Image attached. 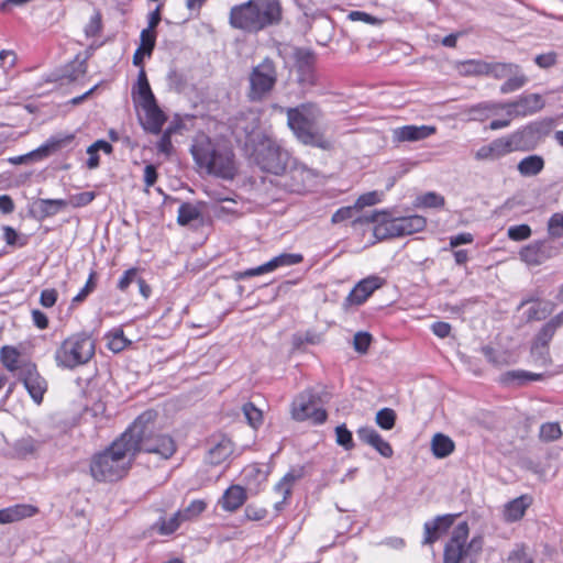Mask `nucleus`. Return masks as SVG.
<instances>
[{"mask_svg":"<svg viewBox=\"0 0 563 563\" xmlns=\"http://www.w3.org/2000/svg\"><path fill=\"white\" fill-rule=\"evenodd\" d=\"M282 19L283 8L279 0H247L233 5L229 13L230 25L250 34L276 26Z\"/></svg>","mask_w":563,"mask_h":563,"instance_id":"obj_1","label":"nucleus"},{"mask_svg":"<svg viewBox=\"0 0 563 563\" xmlns=\"http://www.w3.org/2000/svg\"><path fill=\"white\" fill-rule=\"evenodd\" d=\"M135 444L124 432L104 451L92 456L90 474L98 482H114L126 475L135 457Z\"/></svg>","mask_w":563,"mask_h":563,"instance_id":"obj_2","label":"nucleus"},{"mask_svg":"<svg viewBox=\"0 0 563 563\" xmlns=\"http://www.w3.org/2000/svg\"><path fill=\"white\" fill-rule=\"evenodd\" d=\"M286 114L288 126L302 144L325 151L332 148L333 144L324 136L321 126L323 112L316 103L307 102L288 108Z\"/></svg>","mask_w":563,"mask_h":563,"instance_id":"obj_3","label":"nucleus"},{"mask_svg":"<svg viewBox=\"0 0 563 563\" xmlns=\"http://www.w3.org/2000/svg\"><path fill=\"white\" fill-rule=\"evenodd\" d=\"M192 157L200 169L208 174L232 179L236 173L233 152L207 135H198L191 145Z\"/></svg>","mask_w":563,"mask_h":563,"instance_id":"obj_4","label":"nucleus"},{"mask_svg":"<svg viewBox=\"0 0 563 563\" xmlns=\"http://www.w3.org/2000/svg\"><path fill=\"white\" fill-rule=\"evenodd\" d=\"M155 418V411L146 410L125 432L129 433L130 444H135V455L139 452H146L167 460L175 453L176 444L169 435L154 433Z\"/></svg>","mask_w":563,"mask_h":563,"instance_id":"obj_5","label":"nucleus"},{"mask_svg":"<svg viewBox=\"0 0 563 563\" xmlns=\"http://www.w3.org/2000/svg\"><path fill=\"white\" fill-rule=\"evenodd\" d=\"M249 142L253 146V158L256 165L264 172L282 175L290 163L289 152L266 132H255L249 135Z\"/></svg>","mask_w":563,"mask_h":563,"instance_id":"obj_6","label":"nucleus"},{"mask_svg":"<svg viewBox=\"0 0 563 563\" xmlns=\"http://www.w3.org/2000/svg\"><path fill=\"white\" fill-rule=\"evenodd\" d=\"M358 223H375L374 235L378 240L399 238L422 231L427 220L422 216L413 214L401 218H388L387 211H375L371 216L356 219Z\"/></svg>","mask_w":563,"mask_h":563,"instance_id":"obj_7","label":"nucleus"},{"mask_svg":"<svg viewBox=\"0 0 563 563\" xmlns=\"http://www.w3.org/2000/svg\"><path fill=\"white\" fill-rule=\"evenodd\" d=\"M95 352L96 345L91 335L86 332L74 333L57 346L54 361L57 367L73 371L88 364Z\"/></svg>","mask_w":563,"mask_h":563,"instance_id":"obj_8","label":"nucleus"},{"mask_svg":"<svg viewBox=\"0 0 563 563\" xmlns=\"http://www.w3.org/2000/svg\"><path fill=\"white\" fill-rule=\"evenodd\" d=\"M470 529L466 522L459 523L452 531L443 551V563H476L483 548L481 537L468 541Z\"/></svg>","mask_w":563,"mask_h":563,"instance_id":"obj_9","label":"nucleus"},{"mask_svg":"<svg viewBox=\"0 0 563 563\" xmlns=\"http://www.w3.org/2000/svg\"><path fill=\"white\" fill-rule=\"evenodd\" d=\"M277 82V68L273 59L266 57L254 66L249 75L247 98L252 102L265 100Z\"/></svg>","mask_w":563,"mask_h":563,"instance_id":"obj_10","label":"nucleus"},{"mask_svg":"<svg viewBox=\"0 0 563 563\" xmlns=\"http://www.w3.org/2000/svg\"><path fill=\"white\" fill-rule=\"evenodd\" d=\"M505 118L493 120L489 129L493 131L505 129L510 125L511 120L532 115L543 109L545 102L539 93H528L518 97L512 101H503Z\"/></svg>","mask_w":563,"mask_h":563,"instance_id":"obj_11","label":"nucleus"},{"mask_svg":"<svg viewBox=\"0 0 563 563\" xmlns=\"http://www.w3.org/2000/svg\"><path fill=\"white\" fill-rule=\"evenodd\" d=\"M319 396L311 389L299 394L292 401L291 415L295 420L305 421L311 419L316 424L327 420V411L317 407Z\"/></svg>","mask_w":563,"mask_h":563,"instance_id":"obj_12","label":"nucleus"},{"mask_svg":"<svg viewBox=\"0 0 563 563\" xmlns=\"http://www.w3.org/2000/svg\"><path fill=\"white\" fill-rule=\"evenodd\" d=\"M522 139L520 132L495 139L487 145L481 146L476 153L477 161H495L519 148Z\"/></svg>","mask_w":563,"mask_h":563,"instance_id":"obj_13","label":"nucleus"},{"mask_svg":"<svg viewBox=\"0 0 563 563\" xmlns=\"http://www.w3.org/2000/svg\"><path fill=\"white\" fill-rule=\"evenodd\" d=\"M303 261V256L301 254L297 253H282L275 257H273L271 261L254 267L249 268L243 272H236L233 275V278L235 280H242L254 276L264 275L267 273H272L276 271L279 267H287L292 266L296 264H299Z\"/></svg>","mask_w":563,"mask_h":563,"instance_id":"obj_14","label":"nucleus"},{"mask_svg":"<svg viewBox=\"0 0 563 563\" xmlns=\"http://www.w3.org/2000/svg\"><path fill=\"white\" fill-rule=\"evenodd\" d=\"M18 376L22 380L32 399L40 405L47 390V382L40 375L36 366L32 363H24Z\"/></svg>","mask_w":563,"mask_h":563,"instance_id":"obj_15","label":"nucleus"},{"mask_svg":"<svg viewBox=\"0 0 563 563\" xmlns=\"http://www.w3.org/2000/svg\"><path fill=\"white\" fill-rule=\"evenodd\" d=\"M385 279L377 275H371L360 280L347 295L345 301L351 306L363 305L375 290L385 285Z\"/></svg>","mask_w":563,"mask_h":563,"instance_id":"obj_16","label":"nucleus"},{"mask_svg":"<svg viewBox=\"0 0 563 563\" xmlns=\"http://www.w3.org/2000/svg\"><path fill=\"white\" fill-rule=\"evenodd\" d=\"M233 451L234 445L230 438L223 434L216 435L209 442L206 462L210 465H220L232 455Z\"/></svg>","mask_w":563,"mask_h":563,"instance_id":"obj_17","label":"nucleus"},{"mask_svg":"<svg viewBox=\"0 0 563 563\" xmlns=\"http://www.w3.org/2000/svg\"><path fill=\"white\" fill-rule=\"evenodd\" d=\"M555 247L547 241L533 242L521 249V261L528 265H540L555 254Z\"/></svg>","mask_w":563,"mask_h":563,"instance_id":"obj_18","label":"nucleus"},{"mask_svg":"<svg viewBox=\"0 0 563 563\" xmlns=\"http://www.w3.org/2000/svg\"><path fill=\"white\" fill-rule=\"evenodd\" d=\"M296 67L298 69L299 81L303 85H313L316 81L314 76V54L309 49L298 48L295 52Z\"/></svg>","mask_w":563,"mask_h":563,"instance_id":"obj_19","label":"nucleus"},{"mask_svg":"<svg viewBox=\"0 0 563 563\" xmlns=\"http://www.w3.org/2000/svg\"><path fill=\"white\" fill-rule=\"evenodd\" d=\"M437 132L433 125H404L393 131L397 142H417L424 140Z\"/></svg>","mask_w":563,"mask_h":563,"instance_id":"obj_20","label":"nucleus"},{"mask_svg":"<svg viewBox=\"0 0 563 563\" xmlns=\"http://www.w3.org/2000/svg\"><path fill=\"white\" fill-rule=\"evenodd\" d=\"M301 477L300 472L290 471L275 485L274 492L280 499L274 505L275 510L280 511L290 497L295 483Z\"/></svg>","mask_w":563,"mask_h":563,"instance_id":"obj_21","label":"nucleus"},{"mask_svg":"<svg viewBox=\"0 0 563 563\" xmlns=\"http://www.w3.org/2000/svg\"><path fill=\"white\" fill-rule=\"evenodd\" d=\"M468 113L473 120L485 121L492 117H505L503 101H484L471 107Z\"/></svg>","mask_w":563,"mask_h":563,"instance_id":"obj_22","label":"nucleus"},{"mask_svg":"<svg viewBox=\"0 0 563 563\" xmlns=\"http://www.w3.org/2000/svg\"><path fill=\"white\" fill-rule=\"evenodd\" d=\"M452 525L450 516H438L431 521H427L423 526L424 538L423 544L434 543Z\"/></svg>","mask_w":563,"mask_h":563,"instance_id":"obj_23","label":"nucleus"},{"mask_svg":"<svg viewBox=\"0 0 563 563\" xmlns=\"http://www.w3.org/2000/svg\"><path fill=\"white\" fill-rule=\"evenodd\" d=\"M246 490L242 486L232 485L223 493L219 505L223 510L233 512L246 501Z\"/></svg>","mask_w":563,"mask_h":563,"instance_id":"obj_24","label":"nucleus"},{"mask_svg":"<svg viewBox=\"0 0 563 563\" xmlns=\"http://www.w3.org/2000/svg\"><path fill=\"white\" fill-rule=\"evenodd\" d=\"M530 505L531 497H529L528 495H522L510 500L504 507V520L507 522H515L520 520L525 516L526 510L529 508Z\"/></svg>","mask_w":563,"mask_h":563,"instance_id":"obj_25","label":"nucleus"},{"mask_svg":"<svg viewBox=\"0 0 563 563\" xmlns=\"http://www.w3.org/2000/svg\"><path fill=\"white\" fill-rule=\"evenodd\" d=\"M37 509L32 505H14L0 509V525L12 523L32 517Z\"/></svg>","mask_w":563,"mask_h":563,"instance_id":"obj_26","label":"nucleus"},{"mask_svg":"<svg viewBox=\"0 0 563 563\" xmlns=\"http://www.w3.org/2000/svg\"><path fill=\"white\" fill-rule=\"evenodd\" d=\"M142 108L146 114L145 130L153 134H158L166 121L165 114L158 108L156 101L150 104H143Z\"/></svg>","mask_w":563,"mask_h":563,"instance_id":"obj_27","label":"nucleus"},{"mask_svg":"<svg viewBox=\"0 0 563 563\" xmlns=\"http://www.w3.org/2000/svg\"><path fill=\"white\" fill-rule=\"evenodd\" d=\"M554 331L547 323L539 331L534 343L531 347V352L534 356L539 357L543 364L547 363L548 344L554 335Z\"/></svg>","mask_w":563,"mask_h":563,"instance_id":"obj_28","label":"nucleus"},{"mask_svg":"<svg viewBox=\"0 0 563 563\" xmlns=\"http://www.w3.org/2000/svg\"><path fill=\"white\" fill-rule=\"evenodd\" d=\"M133 99L141 107L156 101L144 69H141L139 73L137 82L133 88Z\"/></svg>","mask_w":563,"mask_h":563,"instance_id":"obj_29","label":"nucleus"},{"mask_svg":"<svg viewBox=\"0 0 563 563\" xmlns=\"http://www.w3.org/2000/svg\"><path fill=\"white\" fill-rule=\"evenodd\" d=\"M289 176L294 183H285V186H287L290 191L299 192L305 189L306 183L311 179L312 174L305 165L294 164L289 169Z\"/></svg>","mask_w":563,"mask_h":563,"instance_id":"obj_30","label":"nucleus"},{"mask_svg":"<svg viewBox=\"0 0 563 563\" xmlns=\"http://www.w3.org/2000/svg\"><path fill=\"white\" fill-rule=\"evenodd\" d=\"M541 374H534L523 369L508 371L500 376V383L506 386H522L531 380L541 379Z\"/></svg>","mask_w":563,"mask_h":563,"instance_id":"obj_31","label":"nucleus"},{"mask_svg":"<svg viewBox=\"0 0 563 563\" xmlns=\"http://www.w3.org/2000/svg\"><path fill=\"white\" fill-rule=\"evenodd\" d=\"M486 360L494 366H505L515 362L514 355L503 349H494L490 345H484L481 349Z\"/></svg>","mask_w":563,"mask_h":563,"instance_id":"obj_32","label":"nucleus"},{"mask_svg":"<svg viewBox=\"0 0 563 563\" xmlns=\"http://www.w3.org/2000/svg\"><path fill=\"white\" fill-rule=\"evenodd\" d=\"M487 65L483 59H467L456 63L455 69L461 76H487Z\"/></svg>","mask_w":563,"mask_h":563,"instance_id":"obj_33","label":"nucleus"},{"mask_svg":"<svg viewBox=\"0 0 563 563\" xmlns=\"http://www.w3.org/2000/svg\"><path fill=\"white\" fill-rule=\"evenodd\" d=\"M20 357L21 354L14 346L4 345L0 351V361L2 362L3 366L10 372L19 374V372L23 367V364L20 363Z\"/></svg>","mask_w":563,"mask_h":563,"instance_id":"obj_34","label":"nucleus"},{"mask_svg":"<svg viewBox=\"0 0 563 563\" xmlns=\"http://www.w3.org/2000/svg\"><path fill=\"white\" fill-rule=\"evenodd\" d=\"M454 442L448 435L437 433L431 441L432 453L438 459H444L454 451Z\"/></svg>","mask_w":563,"mask_h":563,"instance_id":"obj_35","label":"nucleus"},{"mask_svg":"<svg viewBox=\"0 0 563 563\" xmlns=\"http://www.w3.org/2000/svg\"><path fill=\"white\" fill-rule=\"evenodd\" d=\"M35 205L41 217L48 218L68 207V201L64 199H38Z\"/></svg>","mask_w":563,"mask_h":563,"instance_id":"obj_36","label":"nucleus"},{"mask_svg":"<svg viewBox=\"0 0 563 563\" xmlns=\"http://www.w3.org/2000/svg\"><path fill=\"white\" fill-rule=\"evenodd\" d=\"M544 167V159L539 155H529L522 158L518 164V172L522 176H536Z\"/></svg>","mask_w":563,"mask_h":563,"instance_id":"obj_37","label":"nucleus"},{"mask_svg":"<svg viewBox=\"0 0 563 563\" xmlns=\"http://www.w3.org/2000/svg\"><path fill=\"white\" fill-rule=\"evenodd\" d=\"M528 81L526 75L522 74L521 68L517 65L516 71L507 77V80L500 86V92L506 95L522 88Z\"/></svg>","mask_w":563,"mask_h":563,"instance_id":"obj_38","label":"nucleus"},{"mask_svg":"<svg viewBox=\"0 0 563 563\" xmlns=\"http://www.w3.org/2000/svg\"><path fill=\"white\" fill-rule=\"evenodd\" d=\"M200 218H201V211L197 206H195L190 202H184L179 206L177 222L180 225H188L192 221L199 220Z\"/></svg>","mask_w":563,"mask_h":563,"instance_id":"obj_39","label":"nucleus"},{"mask_svg":"<svg viewBox=\"0 0 563 563\" xmlns=\"http://www.w3.org/2000/svg\"><path fill=\"white\" fill-rule=\"evenodd\" d=\"M487 76L495 79H505L517 69L514 63H488Z\"/></svg>","mask_w":563,"mask_h":563,"instance_id":"obj_40","label":"nucleus"},{"mask_svg":"<svg viewBox=\"0 0 563 563\" xmlns=\"http://www.w3.org/2000/svg\"><path fill=\"white\" fill-rule=\"evenodd\" d=\"M207 508V503L202 499L192 500L187 507L178 510V517H181L183 520L191 521L197 519Z\"/></svg>","mask_w":563,"mask_h":563,"instance_id":"obj_41","label":"nucleus"},{"mask_svg":"<svg viewBox=\"0 0 563 563\" xmlns=\"http://www.w3.org/2000/svg\"><path fill=\"white\" fill-rule=\"evenodd\" d=\"M185 522L181 517H178V511L175 512L169 519L159 518L155 527L159 534L169 536L174 533L180 525Z\"/></svg>","mask_w":563,"mask_h":563,"instance_id":"obj_42","label":"nucleus"},{"mask_svg":"<svg viewBox=\"0 0 563 563\" xmlns=\"http://www.w3.org/2000/svg\"><path fill=\"white\" fill-rule=\"evenodd\" d=\"M108 347L114 353L122 352L128 344L131 343L125 336L122 330H114L107 335Z\"/></svg>","mask_w":563,"mask_h":563,"instance_id":"obj_43","label":"nucleus"},{"mask_svg":"<svg viewBox=\"0 0 563 563\" xmlns=\"http://www.w3.org/2000/svg\"><path fill=\"white\" fill-rule=\"evenodd\" d=\"M49 145H43L37 150H34L27 154L9 157L8 162L12 165H21L26 164L32 159H37L46 156L48 154Z\"/></svg>","mask_w":563,"mask_h":563,"instance_id":"obj_44","label":"nucleus"},{"mask_svg":"<svg viewBox=\"0 0 563 563\" xmlns=\"http://www.w3.org/2000/svg\"><path fill=\"white\" fill-rule=\"evenodd\" d=\"M383 198H384L383 191L373 190V191H368V192L361 195L356 199L354 205L357 208V210L360 211L365 207H371V206L382 202Z\"/></svg>","mask_w":563,"mask_h":563,"instance_id":"obj_45","label":"nucleus"},{"mask_svg":"<svg viewBox=\"0 0 563 563\" xmlns=\"http://www.w3.org/2000/svg\"><path fill=\"white\" fill-rule=\"evenodd\" d=\"M242 412L247 423L253 428H257L263 421L262 411L252 402L244 404L242 407Z\"/></svg>","mask_w":563,"mask_h":563,"instance_id":"obj_46","label":"nucleus"},{"mask_svg":"<svg viewBox=\"0 0 563 563\" xmlns=\"http://www.w3.org/2000/svg\"><path fill=\"white\" fill-rule=\"evenodd\" d=\"M102 15L99 10H95L88 23L85 25L84 32L87 37H95L102 31Z\"/></svg>","mask_w":563,"mask_h":563,"instance_id":"obj_47","label":"nucleus"},{"mask_svg":"<svg viewBox=\"0 0 563 563\" xmlns=\"http://www.w3.org/2000/svg\"><path fill=\"white\" fill-rule=\"evenodd\" d=\"M335 441L340 446L347 451L354 448L352 432L344 423L335 428Z\"/></svg>","mask_w":563,"mask_h":563,"instance_id":"obj_48","label":"nucleus"},{"mask_svg":"<svg viewBox=\"0 0 563 563\" xmlns=\"http://www.w3.org/2000/svg\"><path fill=\"white\" fill-rule=\"evenodd\" d=\"M376 423L384 430H390L395 426L396 413L390 408L380 409L376 413Z\"/></svg>","mask_w":563,"mask_h":563,"instance_id":"obj_49","label":"nucleus"},{"mask_svg":"<svg viewBox=\"0 0 563 563\" xmlns=\"http://www.w3.org/2000/svg\"><path fill=\"white\" fill-rule=\"evenodd\" d=\"M509 563H533V556L525 545H517L508 556Z\"/></svg>","mask_w":563,"mask_h":563,"instance_id":"obj_50","label":"nucleus"},{"mask_svg":"<svg viewBox=\"0 0 563 563\" xmlns=\"http://www.w3.org/2000/svg\"><path fill=\"white\" fill-rule=\"evenodd\" d=\"M139 48L143 49L147 56H151L156 43V32L144 29L141 32Z\"/></svg>","mask_w":563,"mask_h":563,"instance_id":"obj_51","label":"nucleus"},{"mask_svg":"<svg viewBox=\"0 0 563 563\" xmlns=\"http://www.w3.org/2000/svg\"><path fill=\"white\" fill-rule=\"evenodd\" d=\"M562 435L561 427L556 422L543 423L540 428V438L544 441H554Z\"/></svg>","mask_w":563,"mask_h":563,"instance_id":"obj_52","label":"nucleus"},{"mask_svg":"<svg viewBox=\"0 0 563 563\" xmlns=\"http://www.w3.org/2000/svg\"><path fill=\"white\" fill-rule=\"evenodd\" d=\"M418 206L426 208H438L444 205V198L435 192H427L418 197Z\"/></svg>","mask_w":563,"mask_h":563,"instance_id":"obj_53","label":"nucleus"},{"mask_svg":"<svg viewBox=\"0 0 563 563\" xmlns=\"http://www.w3.org/2000/svg\"><path fill=\"white\" fill-rule=\"evenodd\" d=\"M372 342V335L368 332H357L353 339V347L358 353H366Z\"/></svg>","mask_w":563,"mask_h":563,"instance_id":"obj_54","label":"nucleus"},{"mask_svg":"<svg viewBox=\"0 0 563 563\" xmlns=\"http://www.w3.org/2000/svg\"><path fill=\"white\" fill-rule=\"evenodd\" d=\"M96 195L92 191H84L80 194H76L69 197L68 206H71L74 208L85 207L89 205L93 199Z\"/></svg>","mask_w":563,"mask_h":563,"instance_id":"obj_55","label":"nucleus"},{"mask_svg":"<svg viewBox=\"0 0 563 563\" xmlns=\"http://www.w3.org/2000/svg\"><path fill=\"white\" fill-rule=\"evenodd\" d=\"M357 211L358 210L355 207V205L342 207V208L338 209L332 214L331 222L333 224H338V223H341L343 221L350 220V219H352L354 217L355 212H357Z\"/></svg>","mask_w":563,"mask_h":563,"instance_id":"obj_56","label":"nucleus"},{"mask_svg":"<svg viewBox=\"0 0 563 563\" xmlns=\"http://www.w3.org/2000/svg\"><path fill=\"white\" fill-rule=\"evenodd\" d=\"M551 311H552V305L551 303L538 302L537 305H534V306L529 308V310H528V318L529 319H534V320H542Z\"/></svg>","mask_w":563,"mask_h":563,"instance_id":"obj_57","label":"nucleus"},{"mask_svg":"<svg viewBox=\"0 0 563 563\" xmlns=\"http://www.w3.org/2000/svg\"><path fill=\"white\" fill-rule=\"evenodd\" d=\"M508 236L514 241H523L530 238L531 229L528 224L514 225L508 229Z\"/></svg>","mask_w":563,"mask_h":563,"instance_id":"obj_58","label":"nucleus"},{"mask_svg":"<svg viewBox=\"0 0 563 563\" xmlns=\"http://www.w3.org/2000/svg\"><path fill=\"white\" fill-rule=\"evenodd\" d=\"M96 272H91L88 280L86 282V285L82 287V289L73 298L74 303H80L82 302L87 296L93 291L96 288Z\"/></svg>","mask_w":563,"mask_h":563,"instance_id":"obj_59","label":"nucleus"},{"mask_svg":"<svg viewBox=\"0 0 563 563\" xmlns=\"http://www.w3.org/2000/svg\"><path fill=\"white\" fill-rule=\"evenodd\" d=\"M549 233L552 236L563 235V213H554L549 220Z\"/></svg>","mask_w":563,"mask_h":563,"instance_id":"obj_60","label":"nucleus"},{"mask_svg":"<svg viewBox=\"0 0 563 563\" xmlns=\"http://www.w3.org/2000/svg\"><path fill=\"white\" fill-rule=\"evenodd\" d=\"M58 298V292L54 288H46L41 291L40 303L44 308H52L55 306Z\"/></svg>","mask_w":563,"mask_h":563,"instance_id":"obj_61","label":"nucleus"},{"mask_svg":"<svg viewBox=\"0 0 563 563\" xmlns=\"http://www.w3.org/2000/svg\"><path fill=\"white\" fill-rule=\"evenodd\" d=\"M172 133H173V129L169 128V129L165 130L157 143L158 152H161L165 155H169L173 151Z\"/></svg>","mask_w":563,"mask_h":563,"instance_id":"obj_62","label":"nucleus"},{"mask_svg":"<svg viewBox=\"0 0 563 563\" xmlns=\"http://www.w3.org/2000/svg\"><path fill=\"white\" fill-rule=\"evenodd\" d=\"M371 446H373L384 457H390L394 453L391 445L385 441L380 434H378L377 440H375Z\"/></svg>","mask_w":563,"mask_h":563,"instance_id":"obj_63","label":"nucleus"},{"mask_svg":"<svg viewBox=\"0 0 563 563\" xmlns=\"http://www.w3.org/2000/svg\"><path fill=\"white\" fill-rule=\"evenodd\" d=\"M378 434L379 433L371 427H362L357 430L360 440L368 445H372V443L377 440Z\"/></svg>","mask_w":563,"mask_h":563,"instance_id":"obj_64","label":"nucleus"}]
</instances>
